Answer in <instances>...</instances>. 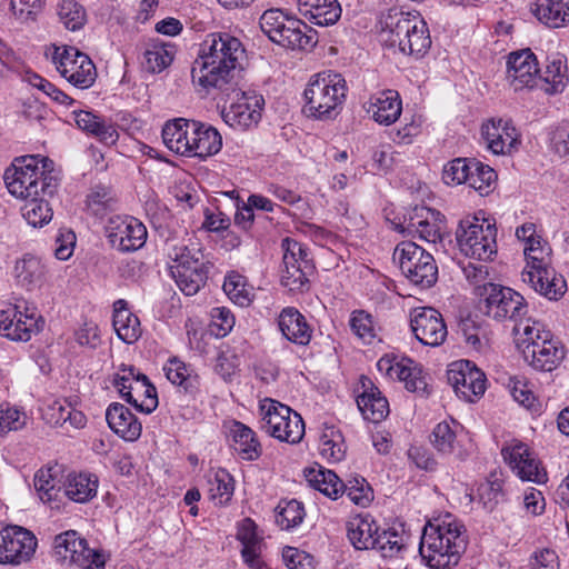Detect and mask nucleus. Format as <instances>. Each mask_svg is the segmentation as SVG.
Instances as JSON below:
<instances>
[{
	"instance_id": "nucleus-4",
	"label": "nucleus",
	"mask_w": 569,
	"mask_h": 569,
	"mask_svg": "<svg viewBox=\"0 0 569 569\" xmlns=\"http://www.w3.org/2000/svg\"><path fill=\"white\" fill-rule=\"evenodd\" d=\"M52 160L39 159L38 156H24L14 159L12 166L4 171L3 179L8 191L20 199H29L42 194L53 197L59 181L52 174Z\"/></svg>"
},
{
	"instance_id": "nucleus-15",
	"label": "nucleus",
	"mask_w": 569,
	"mask_h": 569,
	"mask_svg": "<svg viewBox=\"0 0 569 569\" xmlns=\"http://www.w3.org/2000/svg\"><path fill=\"white\" fill-rule=\"evenodd\" d=\"M37 545V538L30 530L0 522V565L17 566L30 560Z\"/></svg>"
},
{
	"instance_id": "nucleus-47",
	"label": "nucleus",
	"mask_w": 569,
	"mask_h": 569,
	"mask_svg": "<svg viewBox=\"0 0 569 569\" xmlns=\"http://www.w3.org/2000/svg\"><path fill=\"white\" fill-rule=\"evenodd\" d=\"M167 379L183 389L187 393H193L198 389V376L193 375L184 362L172 358L163 367Z\"/></svg>"
},
{
	"instance_id": "nucleus-46",
	"label": "nucleus",
	"mask_w": 569,
	"mask_h": 569,
	"mask_svg": "<svg viewBox=\"0 0 569 569\" xmlns=\"http://www.w3.org/2000/svg\"><path fill=\"white\" fill-rule=\"evenodd\" d=\"M479 501L483 508L491 512L505 500L503 478L498 471L490 472L489 477L477 489Z\"/></svg>"
},
{
	"instance_id": "nucleus-30",
	"label": "nucleus",
	"mask_w": 569,
	"mask_h": 569,
	"mask_svg": "<svg viewBox=\"0 0 569 569\" xmlns=\"http://www.w3.org/2000/svg\"><path fill=\"white\" fill-rule=\"evenodd\" d=\"M521 276L525 282L550 300H558L567 291L565 278L551 267L540 271H522Z\"/></svg>"
},
{
	"instance_id": "nucleus-13",
	"label": "nucleus",
	"mask_w": 569,
	"mask_h": 569,
	"mask_svg": "<svg viewBox=\"0 0 569 569\" xmlns=\"http://www.w3.org/2000/svg\"><path fill=\"white\" fill-rule=\"evenodd\" d=\"M283 269L281 271V284L291 292H303L309 289V277L313 273L315 266L308 257L307 248L289 238L282 241Z\"/></svg>"
},
{
	"instance_id": "nucleus-20",
	"label": "nucleus",
	"mask_w": 569,
	"mask_h": 569,
	"mask_svg": "<svg viewBox=\"0 0 569 569\" xmlns=\"http://www.w3.org/2000/svg\"><path fill=\"white\" fill-rule=\"evenodd\" d=\"M447 379L456 395L466 401H473L486 390V376L469 360H460L449 366Z\"/></svg>"
},
{
	"instance_id": "nucleus-36",
	"label": "nucleus",
	"mask_w": 569,
	"mask_h": 569,
	"mask_svg": "<svg viewBox=\"0 0 569 569\" xmlns=\"http://www.w3.org/2000/svg\"><path fill=\"white\" fill-rule=\"evenodd\" d=\"M230 433L233 440V449L241 459L254 461L261 457L262 446L251 428L240 421H233Z\"/></svg>"
},
{
	"instance_id": "nucleus-38",
	"label": "nucleus",
	"mask_w": 569,
	"mask_h": 569,
	"mask_svg": "<svg viewBox=\"0 0 569 569\" xmlns=\"http://www.w3.org/2000/svg\"><path fill=\"white\" fill-rule=\"evenodd\" d=\"M379 528L370 517L358 516L347 523V536L351 545L358 550H369L375 547Z\"/></svg>"
},
{
	"instance_id": "nucleus-10",
	"label": "nucleus",
	"mask_w": 569,
	"mask_h": 569,
	"mask_svg": "<svg viewBox=\"0 0 569 569\" xmlns=\"http://www.w3.org/2000/svg\"><path fill=\"white\" fill-rule=\"evenodd\" d=\"M260 429L274 439L291 445L299 443L305 436L302 417L290 407L272 399H264L259 407Z\"/></svg>"
},
{
	"instance_id": "nucleus-64",
	"label": "nucleus",
	"mask_w": 569,
	"mask_h": 569,
	"mask_svg": "<svg viewBox=\"0 0 569 569\" xmlns=\"http://www.w3.org/2000/svg\"><path fill=\"white\" fill-rule=\"evenodd\" d=\"M114 199L110 189L97 186L87 196V207L96 216H102L107 210L112 209Z\"/></svg>"
},
{
	"instance_id": "nucleus-26",
	"label": "nucleus",
	"mask_w": 569,
	"mask_h": 569,
	"mask_svg": "<svg viewBox=\"0 0 569 569\" xmlns=\"http://www.w3.org/2000/svg\"><path fill=\"white\" fill-rule=\"evenodd\" d=\"M481 136L495 154L511 153L519 143L517 129L509 121L491 119L481 127Z\"/></svg>"
},
{
	"instance_id": "nucleus-39",
	"label": "nucleus",
	"mask_w": 569,
	"mask_h": 569,
	"mask_svg": "<svg viewBox=\"0 0 569 569\" xmlns=\"http://www.w3.org/2000/svg\"><path fill=\"white\" fill-rule=\"evenodd\" d=\"M305 477L309 485L331 499L342 495L343 481L331 470L316 465L305 469Z\"/></svg>"
},
{
	"instance_id": "nucleus-52",
	"label": "nucleus",
	"mask_w": 569,
	"mask_h": 569,
	"mask_svg": "<svg viewBox=\"0 0 569 569\" xmlns=\"http://www.w3.org/2000/svg\"><path fill=\"white\" fill-rule=\"evenodd\" d=\"M233 479L226 469H219L208 476V491L217 505L227 503L233 495Z\"/></svg>"
},
{
	"instance_id": "nucleus-40",
	"label": "nucleus",
	"mask_w": 569,
	"mask_h": 569,
	"mask_svg": "<svg viewBox=\"0 0 569 569\" xmlns=\"http://www.w3.org/2000/svg\"><path fill=\"white\" fill-rule=\"evenodd\" d=\"M78 127L106 144H113L118 140V132L111 123H107L90 111H73Z\"/></svg>"
},
{
	"instance_id": "nucleus-23",
	"label": "nucleus",
	"mask_w": 569,
	"mask_h": 569,
	"mask_svg": "<svg viewBox=\"0 0 569 569\" xmlns=\"http://www.w3.org/2000/svg\"><path fill=\"white\" fill-rule=\"evenodd\" d=\"M263 104L262 96L254 92H241V97L229 109L222 111L223 121L234 129H249L260 121Z\"/></svg>"
},
{
	"instance_id": "nucleus-48",
	"label": "nucleus",
	"mask_w": 569,
	"mask_h": 569,
	"mask_svg": "<svg viewBox=\"0 0 569 569\" xmlns=\"http://www.w3.org/2000/svg\"><path fill=\"white\" fill-rule=\"evenodd\" d=\"M461 429L459 422L441 421L439 422L431 433V443L435 449L442 455H451L457 447V432Z\"/></svg>"
},
{
	"instance_id": "nucleus-43",
	"label": "nucleus",
	"mask_w": 569,
	"mask_h": 569,
	"mask_svg": "<svg viewBox=\"0 0 569 569\" xmlns=\"http://www.w3.org/2000/svg\"><path fill=\"white\" fill-rule=\"evenodd\" d=\"M98 478L93 475L79 473L70 475L66 483L62 496L70 500L84 503L97 495Z\"/></svg>"
},
{
	"instance_id": "nucleus-34",
	"label": "nucleus",
	"mask_w": 569,
	"mask_h": 569,
	"mask_svg": "<svg viewBox=\"0 0 569 569\" xmlns=\"http://www.w3.org/2000/svg\"><path fill=\"white\" fill-rule=\"evenodd\" d=\"M402 104L400 96L395 90H385L370 98L368 112L375 121L389 126L398 120Z\"/></svg>"
},
{
	"instance_id": "nucleus-2",
	"label": "nucleus",
	"mask_w": 569,
	"mask_h": 569,
	"mask_svg": "<svg viewBox=\"0 0 569 569\" xmlns=\"http://www.w3.org/2000/svg\"><path fill=\"white\" fill-rule=\"evenodd\" d=\"M467 546L465 525L451 513H446L425 526L419 553L430 569H449L459 563Z\"/></svg>"
},
{
	"instance_id": "nucleus-6",
	"label": "nucleus",
	"mask_w": 569,
	"mask_h": 569,
	"mask_svg": "<svg viewBox=\"0 0 569 569\" xmlns=\"http://www.w3.org/2000/svg\"><path fill=\"white\" fill-rule=\"evenodd\" d=\"M348 92L346 79L332 70L312 76L303 91V112L317 120L336 118L343 108Z\"/></svg>"
},
{
	"instance_id": "nucleus-11",
	"label": "nucleus",
	"mask_w": 569,
	"mask_h": 569,
	"mask_svg": "<svg viewBox=\"0 0 569 569\" xmlns=\"http://www.w3.org/2000/svg\"><path fill=\"white\" fill-rule=\"evenodd\" d=\"M402 274L422 289L432 287L438 279V267L431 253L412 241H401L393 250Z\"/></svg>"
},
{
	"instance_id": "nucleus-62",
	"label": "nucleus",
	"mask_w": 569,
	"mask_h": 569,
	"mask_svg": "<svg viewBox=\"0 0 569 569\" xmlns=\"http://www.w3.org/2000/svg\"><path fill=\"white\" fill-rule=\"evenodd\" d=\"M343 493H346L355 505L362 507L367 506L372 499V490L367 480L362 477H355L343 482L342 495Z\"/></svg>"
},
{
	"instance_id": "nucleus-50",
	"label": "nucleus",
	"mask_w": 569,
	"mask_h": 569,
	"mask_svg": "<svg viewBox=\"0 0 569 569\" xmlns=\"http://www.w3.org/2000/svg\"><path fill=\"white\" fill-rule=\"evenodd\" d=\"M34 488L43 503H48L51 508H59L58 501L62 496V490L58 487V481L52 476L51 470L40 469L34 475Z\"/></svg>"
},
{
	"instance_id": "nucleus-18",
	"label": "nucleus",
	"mask_w": 569,
	"mask_h": 569,
	"mask_svg": "<svg viewBox=\"0 0 569 569\" xmlns=\"http://www.w3.org/2000/svg\"><path fill=\"white\" fill-rule=\"evenodd\" d=\"M395 229L409 236L436 243L441 239L442 216L439 211L416 206L403 216V221L395 223Z\"/></svg>"
},
{
	"instance_id": "nucleus-45",
	"label": "nucleus",
	"mask_w": 569,
	"mask_h": 569,
	"mask_svg": "<svg viewBox=\"0 0 569 569\" xmlns=\"http://www.w3.org/2000/svg\"><path fill=\"white\" fill-rule=\"evenodd\" d=\"M48 422L52 426L63 427L69 423L76 429L83 428L87 422L86 416L76 410L67 400H56L47 409Z\"/></svg>"
},
{
	"instance_id": "nucleus-14",
	"label": "nucleus",
	"mask_w": 569,
	"mask_h": 569,
	"mask_svg": "<svg viewBox=\"0 0 569 569\" xmlns=\"http://www.w3.org/2000/svg\"><path fill=\"white\" fill-rule=\"evenodd\" d=\"M52 59L61 77L76 88L88 89L94 83L96 66L88 54L77 48H56Z\"/></svg>"
},
{
	"instance_id": "nucleus-35",
	"label": "nucleus",
	"mask_w": 569,
	"mask_h": 569,
	"mask_svg": "<svg viewBox=\"0 0 569 569\" xmlns=\"http://www.w3.org/2000/svg\"><path fill=\"white\" fill-rule=\"evenodd\" d=\"M112 323L117 336L126 343H133L141 336L140 320L128 309V302L123 299L113 303Z\"/></svg>"
},
{
	"instance_id": "nucleus-8",
	"label": "nucleus",
	"mask_w": 569,
	"mask_h": 569,
	"mask_svg": "<svg viewBox=\"0 0 569 569\" xmlns=\"http://www.w3.org/2000/svg\"><path fill=\"white\" fill-rule=\"evenodd\" d=\"M479 309L496 321H512L515 326L526 322L529 308L522 295L512 288L487 282L479 287Z\"/></svg>"
},
{
	"instance_id": "nucleus-59",
	"label": "nucleus",
	"mask_w": 569,
	"mask_h": 569,
	"mask_svg": "<svg viewBox=\"0 0 569 569\" xmlns=\"http://www.w3.org/2000/svg\"><path fill=\"white\" fill-rule=\"evenodd\" d=\"M143 373L137 371L132 366H121L113 375L112 385L118 390L120 397L128 403L137 402L132 398L131 387L138 382Z\"/></svg>"
},
{
	"instance_id": "nucleus-63",
	"label": "nucleus",
	"mask_w": 569,
	"mask_h": 569,
	"mask_svg": "<svg viewBox=\"0 0 569 569\" xmlns=\"http://www.w3.org/2000/svg\"><path fill=\"white\" fill-rule=\"evenodd\" d=\"M27 415L9 403L0 405V436L24 427Z\"/></svg>"
},
{
	"instance_id": "nucleus-27",
	"label": "nucleus",
	"mask_w": 569,
	"mask_h": 569,
	"mask_svg": "<svg viewBox=\"0 0 569 569\" xmlns=\"http://www.w3.org/2000/svg\"><path fill=\"white\" fill-rule=\"evenodd\" d=\"M196 120L176 118L168 120L162 128V141L172 152L183 157H192V132Z\"/></svg>"
},
{
	"instance_id": "nucleus-54",
	"label": "nucleus",
	"mask_w": 569,
	"mask_h": 569,
	"mask_svg": "<svg viewBox=\"0 0 569 569\" xmlns=\"http://www.w3.org/2000/svg\"><path fill=\"white\" fill-rule=\"evenodd\" d=\"M319 451L328 460H342L346 452L342 435L333 427L326 428L320 437Z\"/></svg>"
},
{
	"instance_id": "nucleus-31",
	"label": "nucleus",
	"mask_w": 569,
	"mask_h": 569,
	"mask_svg": "<svg viewBox=\"0 0 569 569\" xmlns=\"http://www.w3.org/2000/svg\"><path fill=\"white\" fill-rule=\"evenodd\" d=\"M237 540L241 542V557L251 569H262V538L258 536L257 525L250 518L243 519L237 530Z\"/></svg>"
},
{
	"instance_id": "nucleus-42",
	"label": "nucleus",
	"mask_w": 569,
	"mask_h": 569,
	"mask_svg": "<svg viewBox=\"0 0 569 569\" xmlns=\"http://www.w3.org/2000/svg\"><path fill=\"white\" fill-rule=\"evenodd\" d=\"M174 46L160 40H150L144 50V68L151 73H159L169 67L174 57Z\"/></svg>"
},
{
	"instance_id": "nucleus-1",
	"label": "nucleus",
	"mask_w": 569,
	"mask_h": 569,
	"mask_svg": "<svg viewBox=\"0 0 569 569\" xmlns=\"http://www.w3.org/2000/svg\"><path fill=\"white\" fill-rule=\"evenodd\" d=\"M244 60L246 49L237 37L227 32L210 33L200 44L193 62L192 81L208 93L214 90L228 97L237 88Z\"/></svg>"
},
{
	"instance_id": "nucleus-53",
	"label": "nucleus",
	"mask_w": 569,
	"mask_h": 569,
	"mask_svg": "<svg viewBox=\"0 0 569 569\" xmlns=\"http://www.w3.org/2000/svg\"><path fill=\"white\" fill-rule=\"evenodd\" d=\"M26 201L22 216L30 226L41 228L51 221L53 212L44 197H30Z\"/></svg>"
},
{
	"instance_id": "nucleus-41",
	"label": "nucleus",
	"mask_w": 569,
	"mask_h": 569,
	"mask_svg": "<svg viewBox=\"0 0 569 569\" xmlns=\"http://www.w3.org/2000/svg\"><path fill=\"white\" fill-rule=\"evenodd\" d=\"M532 12L540 22L551 28L569 23V3L562 0H538Z\"/></svg>"
},
{
	"instance_id": "nucleus-32",
	"label": "nucleus",
	"mask_w": 569,
	"mask_h": 569,
	"mask_svg": "<svg viewBox=\"0 0 569 569\" xmlns=\"http://www.w3.org/2000/svg\"><path fill=\"white\" fill-rule=\"evenodd\" d=\"M298 11L310 23L320 27L335 24L341 16L337 0H298Z\"/></svg>"
},
{
	"instance_id": "nucleus-33",
	"label": "nucleus",
	"mask_w": 569,
	"mask_h": 569,
	"mask_svg": "<svg viewBox=\"0 0 569 569\" xmlns=\"http://www.w3.org/2000/svg\"><path fill=\"white\" fill-rule=\"evenodd\" d=\"M363 391L357 397V406L371 422H380L389 415V402L381 391L368 379H362Z\"/></svg>"
},
{
	"instance_id": "nucleus-61",
	"label": "nucleus",
	"mask_w": 569,
	"mask_h": 569,
	"mask_svg": "<svg viewBox=\"0 0 569 569\" xmlns=\"http://www.w3.org/2000/svg\"><path fill=\"white\" fill-rule=\"evenodd\" d=\"M473 160L466 158H456L449 161L442 171V179L447 184L468 183L470 172H472Z\"/></svg>"
},
{
	"instance_id": "nucleus-17",
	"label": "nucleus",
	"mask_w": 569,
	"mask_h": 569,
	"mask_svg": "<svg viewBox=\"0 0 569 569\" xmlns=\"http://www.w3.org/2000/svg\"><path fill=\"white\" fill-rule=\"evenodd\" d=\"M54 552L62 560L82 569H102L104 558L88 547L86 539L73 530L62 532L54 538Z\"/></svg>"
},
{
	"instance_id": "nucleus-44",
	"label": "nucleus",
	"mask_w": 569,
	"mask_h": 569,
	"mask_svg": "<svg viewBox=\"0 0 569 569\" xmlns=\"http://www.w3.org/2000/svg\"><path fill=\"white\" fill-rule=\"evenodd\" d=\"M14 277L26 289L31 290L42 283L44 266L32 254H24L14 266Z\"/></svg>"
},
{
	"instance_id": "nucleus-58",
	"label": "nucleus",
	"mask_w": 569,
	"mask_h": 569,
	"mask_svg": "<svg viewBox=\"0 0 569 569\" xmlns=\"http://www.w3.org/2000/svg\"><path fill=\"white\" fill-rule=\"evenodd\" d=\"M406 548V541L402 535L395 530H382L376 537L375 547L383 558L397 557Z\"/></svg>"
},
{
	"instance_id": "nucleus-29",
	"label": "nucleus",
	"mask_w": 569,
	"mask_h": 569,
	"mask_svg": "<svg viewBox=\"0 0 569 569\" xmlns=\"http://www.w3.org/2000/svg\"><path fill=\"white\" fill-rule=\"evenodd\" d=\"M106 420L109 428L126 441H136L141 436V423L122 403H110L106 410Z\"/></svg>"
},
{
	"instance_id": "nucleus-19",
	"label": "nucleus",
	"mask_w": 569,
	"mask_h": 569,
	"mask_svg": "<svg viewBox=\"0 0 569 569\" xmlns=\"http://www.w3.org/2000/svg\"><path fill=\"white\" fill-rule=\"evenodd\" d=\"M106 236L112 248L121 252H131L146 243L147 229L141 221L133 217L116 216L109 219L106 226Z\"/></svg>"
},
{
	"instance_id": "nucleus-60",
	"label": "nucleus",
	"mask_w": 569,
	"mask_h": 569,
	"mask_svg": "<svg viewBox=\"0 0 569 569\" xmlns=\"http://www.w3.org/2000/svg\"><path fill=\"white\" fill-rule=\"evenodd\" d=\"M276 517L277 523L286 530L300 525L305 517V509L301 502L292 499L290 501H281L278 506Z\"/></svg>"
},
{
	"instance_id": "nucleus-22",
	"label": "nucleus",
	"mask_w": 569,
	"mask_h": 569,
	"mask_svg": "<svg viewBox=\"0 0 569 569\" xmlns=\"http://www.w3.org/2000/svg\"><path fill=\"white\" fill-rule=\"evenodd\" d=\"M410 327L415 337L425 346H440L448 335L441 313L430 307L413 309Z\"/></svg>"
},
{
	"instance_id": "nucleus-5",
	"label": "nucleus",
	"mask_w": 569,
	"mask_h": 569,
	"mask_svg": "<svg viewBox=\"0 0 569 569\" xmlns=\"http://www.w3.org/2000/svg\"><path fill=\"white\" fill-rule=\"evenodd\" d=\"M381 26L383 41L403 54L420 59L431 47L428 26L419 14L389 10L381 19Z\"/></svg>"
},
{
	"instance_id": "nucleus-49",
	"label": "nucleus",
	"mask_w": 569,
	"mask_h": 569,
	"mask_svg": "<svg viewBox=\"0 0 569 569\" xmlns=\"http://www.w3.org/2000/svg\"><path fill=\"white\" fill-rule=\"evenodd\" d=\"M132 398L137 400L130 403L137 410L143 413H151L158 407V395L156 387L150 382L146 375L140 376L138 382L131 387Z\"/></svg>"
},
{
	"instance_id": "nucleus-37",
	"label": "nucleus",
	"mask_w": 569,
	"mask_h": 569,
	"mask_svg": "<svg viewBox=\"0 0 569 569\" xmlns=\"http://www.w3.org/2000/svg\"><path fill=\"white\" fill-rule=\"evenodd\" d=\"M192 134V157L206 159L221 150V134L212 126L196 121Z\"/></svg>"
},
{
	"instance_id": "nucleus-7",
	"label": "nucleus",
	"mask_w": 569,
	"mask_h": 569,
	"mask_svg": "<svg viewBox=\"0 0 569 569\" xmlns=\"http://www.w3.org/2000/svg\"><path fill=\"white\" fill-rule=\"evenodd\" d=\"M169 270L177 286L187 296L196 295L206 284L211 268L201 248L196 244H174L169 251Z\"/></svg>"
},
{
	"instance_id": "nucleus-16",
	"label": "nucleus",
	"mask_w": 569,
	"mask_h": 569,
	"mask_svg": "<svg viewBox=\"0 0 569 569\" xmlns=\"http://www.w3.org/2000/svg\"><path fill=\"white\" fill-rule=\"evenodd\" d=\"M377 369L391 380L405 382L406 389L410 392L428 393L427 377L422 368L409 358L385 355L378 360Z\"/></svg>"
},
{
	"instance_id": "nucleus-9",
	"label": "nucleus",
	"mask_w": 569,
	"mask_h": 569,
	"mask_svg": "<svg viewBox=\"0 0 569 569\" xmlns=\"http://www.w3.org/2000/svg\"><path fill=\"white\" fill-rule=\"evenodd\" d=\"M260 28L262 32L274 43L291 50L313 47L316 43V32L299 20L287 17L279 9L266 10L260 17Z\"/></svg>"
},
{
	"instance_id": "nucleus-12",
	"label": "nucleus",
	"mask_w": 569,
	"mask_h": 569,
	"mask_svg": "<svg viewBox=\"0 0 569 569\" xmlns=\"http://www.w3.org/2000/svg\"><path fill=\"white\" fill-rule=\"evenodd\" d=\"M497 229L495 224L480 222L476 217L460 220L456 239L461 252L480 261L491 260L497 253Z\"/></svg>"
},
{
	"instance_id": "nucleus-24",
	"label": "nucleus",
	"mask_w": 569,
	"mask_h": 569,
	"mask_svg": "<svg viewBox=\"0 0 569 569\" xmlns=\"http://www.w3.org/2000/svg\"><path fill=\"white\" fill-rule=\"evenodd\" d=\"M28 311V308L26 313L17 309L0 311V335L13 341H29L43 328L44 321L41 316Z\"/></svg>"
},
{
	"instance_id": "nucleus-51",
	"label": "nucleus",
	"mask_w": 569,
	"mask_h": 569,
	"mask_svg": "<svg viewBox=\"0 0 569 569\" xmlns=\"http://www.w3.org/2000/svg\"><path fill=\"white\" fill-rule=\"evenodd\" d=\"M60 22L71 31L83 28L87 22V11L77 0H61L57 4Z\"/></svg>"
},
{
	"instance_id": "nucleus-57",
	"label": "nucleus",
	"mask_w": 569,
	"mask_h": 569,
	"mask_svg": "<svg viewBox=\"0 0 569 569\" xmlns=\"http://www.w3.org/2000/svg\"><path fill=\"white\" fill-rule=\"evenodd\" d=\"M222 288L236 305L246 307L252 301L251 290L248 288L244 277L239 273L232 272L228 274Z\"/></svg>"
},
{
	"instance_id": "nucleus-21",
	"label": "nucleus",
	"mask_w": 569,
	"mask_h": 569,
	"mask_svg": "<svg viewBox=\"0 0 569 569\" xmlns=\"http://www.w3.org/2000/svg\"><path fill=\"white\" fill-rule=\"evenodd\" d=\"M501 455L520 479L536 483L547 481V472L526 443L519 440H511L503 446Z\"/></svg>"
},
{
	"instance_id": "nucleus-55",
	"label": "nucleus",
	"mask_w": 569,
	"mask_h": 569,
	"mask_svg": "<svg viewBox=\"0 0 569 569\" xmlns=\"http://www.w3.org/2000/svg\"><path fill=\"white\" fill-rule=\"evenodd\" d=\"M566 69L567 67L563 64L560 54L548 58V63L546 64V69L541 76V79L547 84H550V88L546 89L547 92L556 93L565 89L567 83Z\"/></svg>"
},
{
	"instance_id": "nucleus-3",
	"label": "nucleus",
	"mask_w": 569,
	"mask_h": 569,
	"mask_svg": "<svg viewBox=\"0 0 569 569\" xmlns=\"http://www.w3.org/2000/svg\"><path fill=\"white\" fill-rule=\"evenodd\" d=\"M512 333L525 362L536 371L551 372L566 357L563 343L539 321L520 322L513 326Z\"/></svg>"
},
{
	"instance_id": "nucleus-25",
	"label": "nucleus",
	"mask_w": 569,
	"mask_h": 569,
	"mask_svg": "<svg viewBox=\"0 0 569 569\" xmlns=\"http://www.w3.org/2000/svg\"><path fill=\"white\" fill-rule=\"evenodd\" d=\"M539 73L536 56L530 49L511 52L507 61V79L515 91L533 88Z\"/></svg>"
},
{
	"instance_id": "nucleus-56",
	"label": "nucleus",
	"mask_w": 569,
	"mask_h": 569,
	"mask_svg": "<svg viewBox=\"0 0 569 569\" xmlns=\"http://www.w3.org/2000/svg\"><path fill=\"white\" fill-rule=\"evenodd\" d=\"M349 325L351 331L367 345H371L377 338V326L373 317L365 310H355L351 312Z\"/></svg>"
},
{
	"instance_id": "nucleus-28",
	"label": "nucleus",
	"mask_w": 569,
	"mask_h": 569,
	"mask_svg": "<svg viewBox=\"0 0 569 569\" xmlns=\"http://www.w3.org/2000/svg\"><path fill=\"white\" fill-rule=\"evenodd\" d=\"M278 327L288 341L298 346L310 343L313 330L297 308L287 307L282 309L278 317Z\"/></svg>"
}]
</instances>
